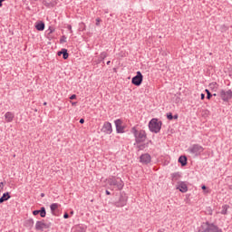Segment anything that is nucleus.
I'll return each mask as SVG.
<instances>
[{"mask_svg": "<svg viewBox=\"0 0 232 232\" xmlns=\"http://www.w3.org/2000/svg\"><path fill=\"white\" fill-rule=\"evenodd\" d=\"M217 86H218V84H217V82H212L209 84V88L214 91H217Z\"/></svg>", "mask_w": 232, "mask_h": 232, "instance_id": "obj_25", "label": "nucleus"}, {"mask_svg": "<svg viewBox=\"0 0 232 232\" xmlns=\"http://www.w3.org/2000/svg\"><path fill=\"white\" fill-rule=\"evenodd\" d=\"M14 117H15V115L14 114V112H11V111H7L5 114V119L6 122H12L14 121Z\"/></svg>", "mask_w": 232, "mask_h": 232, "instance_id": "obj_14", "label": "nucleus"}, {"mask_svg": "<svg viewBox=\"0 0 232 232\" xmlns=\"http://www.w3.org/2000/svg\"><path fill=\"white\" fill-rule=\"evenodd\" d=\"M143 79L144 76H142V72H140V71H138L137 75L132 77L131 82L134 84V86H140L142 84Z\"/></svg>", "mask_w": 232, "mask_h": 232, "instance_id": "obj_7", "label": "nucleus"}, {"mask_svg": "<svg viewBox=\"0 0 232 232\" xmlns=\"http://www.w3.org/2000/svg\"><path fill=\"white\" fill-rule=\"evenodd\" d=\"M198 232H224V231H222L221 228L218 227V226L213 223L207 222L206 227L203 228V230Z\"/></svg>", "mask_w": 232, "mask_h": 232, "instance_id": "obj_4", "label": "nucleus"}, {"mask_svg": "<svg viewBox=\"0 0 232 232\" xmlns=\"http://www.w3.org/2000/svg\"><path fill=\"white\" fill-rule=\"evenodd\" d=\"M52 227V222H44V220L37 221L35 224L36 231H44V229H50Z\"/></svg>", "mask_w": 232, "mask_h": 232, "instance_id": "obj_5", "label": "nucleus"}, {"mask_svg": "<svg viewBox=\"0 0 232 232\" xmlns=\"http://www.w3.org/2000/svg\"><path fill=\"white\" fill-rule=\"evenodd\" d=\"M206 93H207V99H211L213 97V94H211V92H209V90H205Z\"/></svg>", "mask_w": 232, "mask_h": 232, "instance_id": "obj_26", "label": "nucleus"}, {"mask_svg": "<svg viewBox=\"0 0 232 232\" xmlns=\"http://www.w3.org/2000/svg\"><path fill=\"white\" fill-rule=\"evenodd\" d=\"M3 188H5V183L4 182H0V188L3 189Z\"/></svg>", "mask_w": 232, "mask_h": 232, "instance_id": "obj_34", "label": "nucleus"}, {"mask_svg": "<svg viewBox=\"0 0 232 232\" xmlns=\"http://www.w3.org/2000/svg\"><path fill=\"white\" fill-rule=\"evenodd\" d=\"M106 180L109 186H111V188H113L112 189H117V191H121V189L124 188V181H122L121 178H115L114 176H111Z\"/></svg>", "mask_w": 232, "mask_h": 232, "instance_id": "obj_1", "label": "nucleus"}, {"mask_svg": "<svg viewBox=\"0 0 232 232\" xmlns=\"http://www.w3.org/2000/svg\"><path fill=\"white\" fill-rule=\"evenodd\" d=\"M131 133H133L135 137L136 144H140L141 142H144L147 139L146 131L144 130H137V128L133 127L131 129Z\"/></svg>", "mask_w": 232, "mask_h": 232, "instance_id": "obj_2", "label": "nucleus"}, {"mask_svg": "<svg viewBox=\"0 0 232 232\" xmlns=\"http://www.w3.org/2000/svg\"><path fill=\"white\" fill-rule=\"evenodd\" d=\"M58 55H63V59L66 60L68 57H70V54H68V50L62 49L58 52Z\"/></svg>", "mask_w": 232, "mask_h": 232, "instance_id": "obj_17", "label": "nucleus"}, {"mask_svg": "<svg viewBox=\"0 0 232 232\" xmlns=\"http://www.w3.org/2000/svg\"><path fill=\"white\" fill-rule=\"evenodd\" d=\"M58 208H59V204L57 203L51 204L50 209H51L52 215H53L54 217H57V213L55 212V210H57Z\"/></svg>", "mask_w": 232, "mask_h": 232, "instance_id": "obj_16", "label": "nucleus"}, {"mask_svg": "<svg viewBox=\"0 0 232 232\" xmlns=\"http://www.w3.org/2000/svg\"><path fill=\"white\" fill-rule=\"evenodd\" d=\"M177 189H179L181 193H187L188 191V184L184 181H180L178 183Z\"/></svg>", "mask_w": 232, "mask_h": 232, "instance_id": "obj_13", "label": "nucleus"}, {"mask_svg": "<svg viewBox=\"0 0 232 232\" xmlns=\"http://www.w3.org/2000/svg\"><path fill=\"white\" fill-rule=\"evenodd\" d=\"M60 43L63 44V43H66V37L64 35H63L60 39Z\"/></svg>", "mask_w": 232, "mask_h": 232, "instance_id": "obj_28", "label": "nucleus"}, {"mask_svg": "<svg viewBox=\"0 0 232 232\" xmlns=\"http://www.w3.org/2000/svg\"><path fill=\"white\" fill-rule=\"evenodd\" d=\"M63 218H70V215H69L68 213H65V214L63 215Z\"/></svg>", "mask_w": 232, "mask_h": 232, "instance_id": "obj_33", "label": "nucleus"}, {"mask_svg": "<svg viewBox=\"0 0 232 232\" xmlns=\"http://www.w3.org/2000/svg\"><path fill=\"white\" fill-rule=\"evenodd\" d=\"M48 103L46 102H44V106H46Z\"/></svg>", "mask_w": 232, "mask_h": 232, "instance_id": "obj_44", "label": "nucleus"}, {"mask_svg": "<svg viewBox=\"0 0 232 232\" xmlns=\"http://www.w3.org/2000/svg\"><path fill=\"white\" fill-rule=\"evenodd\" d=\"M178 162L181 164V166H187L188 165V158L186 156H180L179 158Z\"/></svg>", "mask_w": 232, "mask_h": 232, "instance_id": "obj_20", "label": "nucleus"}, {"mask_svg": "<svg viewBox=\"0 0 232 232\" xmlns=\"http://www.w3.org/2000/svg\"><path fill=\"white\" fill-rule=\"evenodd\" d=\"M114 124L116 126L117 133H124V126H122V121L121 119L116 120Z\"/></svg>", "mask_w": 232, "mask_h": 232, "instance_id": "obj_11", "label": "nucleus"}, {"mask_svg": "<svg viewBox=\"0 0 232 232\" xmlns=\"http://www.w3.org/2000/svg\"><path fill=\"white\" fill-rule=\"evenodd\" d=\"M24 226L25 227H28L29 229H32V227H34V219L32 218L26 219L24 223Z\"/></svg>", "mask_w": 232, "mask_h": 232, "instance_id": "obj_18", "label": "nucleus"}, {"mask_svg": "<svg viewBox=\"0 0 232 232\" xmlns=\"http://www.w3.org/2000/svg\"><path fill=\"white\" fill-rule=\"evenodd\" d=\"M106 57H108V53L106 52L101 53L100 57L98 58L97 64H101V63H102V61L105 60Z\"/></svg>", "mask_w": 232, "mask_h": 232, "instance_id": "obj_19", "label": "nucleus"}, {"mask_svg": "<svg viewBox=\"0 0 232 232\" xmlns=\"http://www.w3.org/2000/svg\"><path fill=\"white\" fill-rule=\"evenodd\" d=\"M111 61H108V62H107V64H108V65H110V64H111Z\"/></svg>", "mask_w": 232, "mask_h": 232, "instance_id": "obj_43", "label": "nucleus"}, {"mask_svg": "<svg viewBox=\"0 0 232 232\" xmlns=\"http://www.w3.org/2000/svg\"><path fill=\"white\" fill-rule=\"evenodd\" d=\"M161 129H162V121H159V119L153 118L149 122V130L152 133H160Z\"/></svg>", "mask_w": 232, "mask_h": 232, "instance_id": "obj_3", "label": "nucleus"}, {"mask_svg": "<svg viewBox=\"0 0 232 232\" xmlns=\"http://www.w3.org/2000/svg\"><path fill=\"white\" fill-rule=\"evenodd\" d=\"M173 119H175V120L179 119V115H177V114L174 115V116H173Z\"/></svg>", "mask_w": 232, "mask_h": 232, "instance_id": "obj_38", "label": "nucleus"}, {"mask_svg": "<svg viewBox=\"0 0 232 232\" xmlns=\"http://www.w3.org/2000/svg\"><path fill=\"white\" fill-rule=\"evenodd\" d=\"M167 119L169 121H173V114L171 112L167 113Z\"/></svg>", "mask_w": 232, "mask_h": 232, "instance_id": "obj_27", "label": "nucleus"}, {"mask_svg": "<svg viewBox=\"0 0 232 232\" xmlns=\"http://www.w3.org/2000/svg\"><path fill=\"white\" fill-rule=\"evenodd\" d=\"M189 153H192V155L198 156L202 151H204V148L198 144H194L192 147L188 149Z\"/></svg>", "mask_w": 232, "mask_h": 232, "instance_id": "obj_8", "label": "nucleus"}, {"mask_svg": "<svg viewBox=\"0 0 232 232\" xmlns=\"http://www.w3.org/2000/svg\"><path fill=\"white\" fill-rule=\"evenodd\" d=\"M33 215H34V217L39 215V210H34L33 211Z\"/></svg>", "mask_w": 232, "mask_h": 232, "instance_id": "obj_32", "label": "nucleus"}, {"mask_svg": "<svg viewBox=\"0 0 232 232\" xmlns=\"http://www.w3.org/2000/svg\"><path fill=\"white\" fill-rule=\"evenodd\" d=\"M12 196H10V192H5L3 194V196L0 198V204H3V202H6V200H10Z\"/></svg>", "mask_w": 232, "mask_h": 232, "instance_id": "obj_15", "label": "nucleus"}, {"mask_svg": "<svg viewBox=\"0 0 232 232\" xmlns=\"http://www.w3.org/2000/svg\"><path fill=\"white\" fill-rule=\"evenodd\" d=\"M100 24H101V19H100V18H97V19H96V26H99Z\"/></svg>", "mask_w": 232, "mask_h": 232, "instance_id": "obj_31", "label": "nucleus"}, {"mask_svg": "<svg viewBox=\"0 0 232 232\" xmlns=\"http://www.w3.org/2000/svg\"><path fill=\"white\" fill-rule=\"evenodd\" d=\"M140 162H141V164H150V162H151V156L148 153L142 154L140 157Z\"/></svg>", "mask_w": 232, "mask_h": 232, "instance_id": "obj_12", "label": "nucleus"}, {"mask_svg": "<svg viewBox=\"0 0 232 232\" xmlns=\"http://www.w3.org/2000/svg\"><path fill=\"white\" fill-rule=\"evenodd\" d=\"M39 215L42 218H44V217H46V208L44 207H42L40 208Z\"/></svg>", "mask_w": 232, "mask_h": 232, "instance_id": "obj_23", "label": "nucleus"}, {"mask_svg": "<svg viewBox=\"0 0 232 232\" xmlns=\"http://www.w3.org/2000/svg\"><path fill=\"white\" fill-rule=\"evenodd\" d=\"M36 30H38V32H43V30H44V22H40L37 23L35 25Z\"/></svg>", "mask_w": 232, "mask_h": 232, "instance_id": "obj_21", "label": "nucleus"}, {"mask_svg": "<svg viewBox=\"0 0 232 232\" xmlns=\"http://www.w3.org/2000/svg\"><path fill=\"white\" fill-rule=\"evenodd\" d=\"M2 3H4L5 0H0Z\"/></svg>", "mask_w": 232, "mask_h": 232, "instance_id": "obj_49", "label": "nucleus"}, {"mask_svg": "<svg viewBox=\"0 0 232 232\" xmlns=\"http://www.w3.org/2000/svg\"><path fill=\"white\" fill-rule=\"evenodd\" d=\"M69 30H72V25H68Z\"/></svg>", "mask_w": 232, "mask_h": 232, "instance_id": "obj_42", "label": "nucleus"}, {"mask_svg": "<svg viewBox=\"0 0 232 232\" xmlns=\"http://www.w3.org/2000/svg\"><path fill=\"white\" fill-rule=\"evenodd\" d=\"M139 148H140V150H142L143 146H142V145H140Z\"/></svg>", "mask_w": 232, "mask_h": 232, "instance_id": "obj_40", "label": "nucleus"}, {"mask_svg": "<svg viewBox=\"0 0 232 232\" xmlns=\"http://www.w3.org/2000/svg\"><path fill=\"white\" fill-rule=\"evenodd\" d=\"M41 197H44V193H42V194H41Z\"/></svg>", "mask_w": 232, "mask_h": 232, "instance_id": "obj_48", "label": "nucleus"}, {"mask_svg": "<svg viewBox=\"0 0 232 232\" xmlns=\"http://www.w3.org/2000/svg\"><path fill=\"white\" fill-rule=\"evenodd\" d=\"M102 133H106V135H111L113 129L111 127V123L110 121H105L102 128Z\"/></svg>", "mask_w": 232, "mask_h": 232, "instance_id": "obj_10", "label": "nucleus"}, {"mask_svg": "<svg viewBox=\"0 0 232 232\" xmlns=\"http://www.w3.org/2000/svg\"><path fill=\"white\" fill-rule=\"evenodd\" d=\"M227 208H229L227 205L222 207L221 215H227Z\"/></svg>", "mask_w": 232, "mask_h": 232, "instance_id": "obj_24", "label": "nucleus"}, {"mask_svg": "<svg viewBox=\"0 0 232 232\" xmlns=\"http://www.w3.org/2000/svg\"><path fill=\"white\" fill-rule=\"evenodd\" d=\"M48 32H49V34H53V32H55V29H53L52 27H50L48 29Z\"/></svg>", "mask_w": 232, "mask_h": 232, "instance_id": "obj_29", "label": "nucleus"}, {"mask_svg": "<svg viewBox=\"0 0 232 232\" xmlns=\"http://www.w3.org/2000/svg\"><path fill=\"white\" fill-rule=\"evenodd\" d=\"M214 97H217V93L212 94Z\"/></svg>", "mask_w": 232, "mask_h": 232, "instance_id": "obj_47", "label": "nucleus"}, {"mask_svg": "<svg viewBox=\"0 0 232 232\" xmlns=\"http://www.w3.org/2000/svg\"><path fill=\"white\" fill-rule=\"evenodd\" d=\"M1 6H3V2H1V0H0V7H1Z\"/></svg>", "mask_w": 232, "mask_h": 232, "instance_id": "obj_41", "label": "nucleus"}, {"mask_svg": "<svg viewBox=\"0 0 232 232\" xmlns=\"http://www.w3.org/2000/svg\"><path fill=\"white\" fill-rule=\"evenodd\" d=\"M180 179V174L179 172L171 174V179L173 182H177Z\"/></svg>", "mask_w": 232, "mask_h": 232, "instance_id": "obj_22", "label": "nucleus"}, {"mask_svg": "<svg viewBox=\"0 0 232 232\" xmlns=\"http://www.w3.org/2000/svg\"><path fill=\"white\" fill-rule=\"evenodd\" d=\"M128 204V196L124 193L120 195L119 200L114 202L116 208H124Z\"/></svg>", "mask_w": 232, "mask_h": 232, "instance_id": "obj_6", "label": "nucleus"}, {"mask_svg": "<svg viewBox=\"0 0 232 232\" xmlns=\"http://www.w3.org/2000/svg\"><path fill=\"white\" fill-rule=\"evenodd\" d=\"M72 106H75V104H77V102H72Z\"/></svg>", "mask_w": 232, "mask_h": 232, "instance_id": "obj_46", "label": "nucleus"}, {"mask_svg": "<svg viewBox=\"0 0 232 232\" xmlns=\"http://www.w3.org/2000/svg\"><path fill=\"white\" fill-rule=\"evenodd\" d=\"M219 95H220L222 101H224L225 102H227V101L232 99L231 90H228V91L221 90L219 92Z\"/></svg>", "mask_w": 232, "mask_h": 232, "instance_id": "obj_9", "label": "nucleus"}, {"mask_svg": "<svg viewBox=\"0 0 232 232\" xmlns=\"http://www.w3.org/2000/svg\"><path fill=\"white\" fill-rule=\"evenodd\" d=\"M106 195H111V193L109 190H105Z\"/></svg>", "mask_w": 232, "mask_h": 232, "instance_id": "obj_37", "label": "nucleus"}, {"mask_svg": "<svg viewBox=\"0 0 232 232\" xmlns=\"http://www.w3.org/2000/svg\"><path fill=\"white\" fill-rule=\"evenodd\" d=\"M158 232H164V229H160Z\"/></svg>", "mask_w": 232, "mask_h": 232, "instance_id": "obj_45", "label": "nucleus"}, {"mask_svg": "<svg viewBox=\"0 0 232 232\" xmlns=\"http://www.w3.org/2000/svg\"><path fill=\"white\" fill-rule=\"evenodd\" d=\"M80 124H84V119L82 118V119L80 120Z\"/></svg>", "mask_w": 232, "mask_h": 232, "instance_id": "obj_36", "label": "nucleus"}, {"mask_svg": "<svg viewBox=\"0 0 232 232\" xmlns=\"http://www.w3.org/2000/svg\"><path fill=\"white\" fill-rule=\"evenodd\" d=\"M73 99H77V95L72 94V95L70 97V100H71V101H73Z\"/></svg>", "mask_w": 232, "mask_h": 232, "instance_id": "obj_30", "label": "nucleus"}, {"mask_svg": "<svg viewBox=\"0 0 232 232\" xmlns=\"http://www.w3.org/2000/svg\"><path fill=\"white\" fill-rule=\"evenodd\" d=\"M205 98H206V95L204 93H201V101H204Z\"/></svg>", "mask_w": 232, "mask_h": 232, "instance_id": "obj_35", "label": "nucleus"}, {"mask_svg": "<svg viewBox=\"0 0 232 232\" xmlns=\"http://www.w3.org/2000/svg\"><path fill=\"white\" fill-rule=\"evenodd\" d=\"M201 188H202V189H207L206 185H203V186L201 187Z\"/></svg>", "mask_w": 232, "mask_h": 232, "instance_id": "obj_39", "label": "nucleus"}]
</instances>
